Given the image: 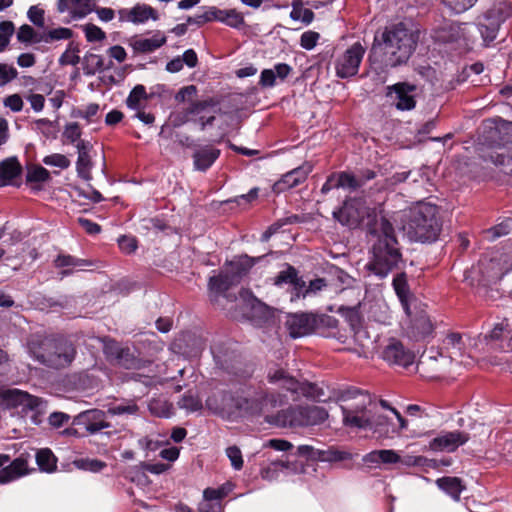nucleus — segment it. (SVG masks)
Here are the masks:
<instances>
[{
	"mask_svg": "<svg viewBox=\"0 0 512 512\" xmlns=\"http://www.w3.org/2000/svg\"><path fill=\"white\" fill-rule=\"evenodd\" d=\"M373 237L371 256L366 265L375 276L383 279L402 262V255L392 224L381 217L370 232Z\"/></svg>",
	"mask_w": 512,
	"mask_h": 512,
	"instance_id": "obj_1",
	"label": "nucleus"
},
{
	"mask_svg": "<svg viewBox=\"0 0 512 512\" xmlns=\"http://www.w3.org/2000/svg\"><path fill=\"white\" fill-rule=\"evenodd\" d=\"M417 41L416 31L404 23H397L387 26L380 36H375L372 50L382 56L381 62L386 68L396 67L408 61Z\"/></svg>",
	"mask_w": 512,
	"mask_h": 512,
	"instance_id": "obj_2",
	"label": "nucleus"
},
{
	"mask_svg": "<svg viewBox=\"0 0 512 512\" xmlns=\"http://www.w3.org/2000/svg\"><path fill=\"white\" fill-rule=\"evenodd\" d=\"M283 403V396L268 394L257 395L252 398L238 399L235 401V407L243 415L263 416L267 422L280 427L304 426V423L296 422L303 418L301 406L290 407L278 412L276 415L270 414L271 409Z\"/></svg>",
	"mask_w": 512,
	"mask_h": 512,
	"instance_id": "obj_3",
	"label": "nucleus"
},
{
	"mask_svg": "<svg viewBox=\"0 0 512 512\" xmlns=\"http://www.w3.org/2000/svg\"><path fill=\"white\" fill-rule=\"evenodd\" d=\"M26 348L32 359L54 369L69 366L76 356L74 345L59 337L33 334L29 337Z\"/></svg>",
	"mask_w": 512,
	"mask_h": 512,
	"instance_id": "obj_4",
	"label": "nucleus"
},
{
	"mask_svg": "<svg viewBox=\"0 0 512 512\" xmlns=\"http://www.w3.org/2000/svg\"><path fill=\"white\" fill-rule=\"evenodd\" d=\"M466 340L468 344L461 334L451 332L443 339L440 350L431 349L424 353L422 357L436 362V370L441 372H454V367L457 365L469 367L473 364L474 355H472V351H476L474 343L476 341L479 344V338L466 337ZM477 352L479 351L477 350Z\"/></svg>",
	"mask_w": 512,
	"mask_h": 512,
	"instance_id": "obj_5",
	"label": "nucleus"
},
{
	"mask_svg": "<svg viewBox=\"0 0 512 512\" xmlns=\"http://www.w3.org/2000/svg\"><path fill=\"white\" fill-rule=\"evenodd\" d=\"M438 208L428 202H419L405 214L406 223L402 229L410 241L432 243L438 239L441 224L437 217Z\"/></svg>",
	"mask_w": 512,
	"mask_h": 512,
	"instance_id": "obj_6",
	"label": "nucleus"
},
{
	"mask_svg": "<svg viewBox=\"0 0 512 512\" xmlns=\"http://www.w3.org/2000/svg\"><path fill=\"white\" fill-rule=\"evenodd\" d=\"M512 271V247L486 253L476 265L466 272L471 285L487 286L497 283Z\"/></svg>",
	"mask_w": 512,
	"mask_h": 512,
	"instance_id": "obj_7",
	"label": "nucleus"
},
{
	"mask_svg": "<svg viewBox=\"0 0 512 512\" xmlns=\"http://www.w3.org/2000/svg\"><path fill=\"white\" fill-rule=\"evenodd\" d=\"M340 400L343 425L349 429L369 431L373 415L370 395L357 389H350L342 393Z\"/></svg>",
	"mask_w": 512,
	"mask_h": 512,
	"instance_id": "obj_8",
	"label": "nucleus"
},
{
	"mask_svg": "<svg viewBox=\"0 0 512 512\" xmlns=\"http://www.w3.org/2000/svg\"><path fill=\"white\" fill-rule=\"evenodd\" d=\"M259 259L241 255L229 262L218 276L210 277L208 287L211 300L217 301L219 296H225L228 289L237 284Z\"/></svg>",
	"mask_w": 512,
	"mask_h": 512,
	"instance_id": "obj_9",
	"label": "nucleus"
},
{
	"mask_svg": "<svg viewBox=\"0 0 512 512\" xmlns=\"http://www.w3.org/2000/svg\"><path fill=\"white\" fill-rule=\"evenodd\" d=\"M220 111L213 99H206L197 103H191L185 109L176 110L169 116V122L173 127H180L190 120V117H198L201 129L213 124L215 115Z\"/></svg>",
	"mask_w": 512,
	"mask_h": 512,
	"instance_id": "obj_10",
	"label": "nucleus"
},
{
	"mask_svg": "<svg viewBox=\"0 0 512 512\" xmlns=\"http://www.w3.org/2000/svg\"><path fill=\"white\" fill-rule=\"evenodd\" d=\"M474 347L479 352L501 351L512 352V318H504L494 323L492 329L484 337H479V344Z\"/></svg>",
	"mask_w": 512,
	"mask_h": 512,
	"instance_id": "obj_11",
	"label": "nucleus"
},
{
	"mask_svg": "<svg viewBox=\"0 0 512 512\" xmlns=\"http://www.w3.org/2000/svg\"><path fill=\"white\" fill-rule=\"evenodd\" d=\"M2 398L8 408H21V412H35L40 414L45 412L47 402L42 398L30 395L19 389H8L3 391Z\"/></svg>",
	"mask_w": 512,
	"mask_h": 512,
	"instance_id": "obj_12",
	"label": "nucleus"
},
{
	"mask_svg": "<svg viewBox=\"0 0 512 512\" xmlns=\"http://www.w3.org/2000/svg\"><path fill=\"white\" fill-rule=\"evenodd\" d=\"M218 21L231 28H240L245 24L244 16L236 9H219L215 6L208 7L205 12L195 17H189L188 23L202 25L206 22Z\"/></svg>",
	"mask_w": 512,
	"mask_h": 512,
	"instance_id": "obj_13",
	"label": "nucleus"
},
{
	"mask_svg": "<svg viewBox=\"0 0 512 512\" xmlns=\"http://www.w3.org/2000/svg\"><path fill=\"white\" fill-rule=\"evenodd\" d=\"M29 455L21 454L14 460L6 454H0V484H8L31 473Z\"/></svg>",
	"mask_w": 512,
	"mask_h": 512,
	"instance_id": "obj_14",
	"label": "nucleus"
},
{
	"mask_svg": "<svg viewBox=\"0 0 512 512\" xmlns=\"http://www.w3.org/2000/svg\"><path fill=\"white\" fill-rule=\"evenodd\" d=\"M364 53L365 49L363 46L360 43H354L336 59V75L342 79L356 75Z\"/></svg>",
	"mask_w": 512,
	"mask_h": 512,
	"instance_id": "obj_15",
	"label": "nucleus"
},
{
	"mask_svg": "<svg viewBox=\"0 0 512 512\" xmlns=\"http://www.w3.org/2000/svg\"><path fill=\"white\" fill-rule=\"evenodd\" d=\"M485 140L493 146H505L512 143V122L501 118L484 122Z\"/></svg>",
	"mask_w": 512,
	"mask_h": 512,
	"instance_id": "obj_16",
	"label": "nucleus"
},
{
	"mask_svg": "<svg viewBox=\"0 0 512 512\" xmlns=\"http://www.w3.org/2000/svg\"><path fill=\"white\" fill-rule=\"evenodd\" d=\"M416 87L408 83H396L387 87V97L392 104L400 111H409L415 108Z\"/></svg>",
	"mask_w": 512,
	"mask_h": 512,
	"instance_id": "obj_17",
	"label": "nucleus"
},
{
	"mask_svg": "<svg viewBox=\"0 0 512 512\" xmlns=\"http://www.w3.org/2000/svg\"><path fill=\"white\" fill-rule=\"evenodd\" d=\"M368 210L362 198L348 199L339 210L333 212V216L342 224L353 225L368 215Z\"/></svg>",
	"mask_w": 512,
	"mask_h": 512,
	"instance_id": "obj_18",
	"label": "nucleus"
},
{
	"mask_svg": "<svg viewBox=\"0 0 512 512\" xmlns=\"http://www.w3.org/2000/svg\"><path fill=\"white\" fill-rule=\"evenodd\" d=\"M119 23H131L134 25L145 24L149 20H158L157 11L148 4L138 3L131 8H121L117 11Z\"/></svg>",
	"mask_w": 512,
	"mask_h": 512,
	"instance_id": "obj_19",
	"label": "nucleus"
},
{
	"mask_svg": "<svg viewBox=\"0 0 512 512\" xmlns=\"http://www.w3.org/2000/svg\"><path fill=\"white\" fill-rule=\"evenodd\" d=\"M381 358L390 365L407 368L414 363L415 354L406 349L400 341L391 339L383 348Z\"/></svg>",
	"mask_w": 512,
	"mask_h": 512,
	"instance_id": "obj_20",
	"label": "nucleus"
},
{
	"mask_svg": "<svg viewBox=\"0 0 512 512\" xmlns=\"http://www.w3.org/2000/svg\"><path fill=\"white\" fill-rule=\"evenodd\" d=\"M106 414L105 411L99 409L86 410L74 417L73 424L82 426L89 434H96L110 427Z\"/></svg>",
	"mask_w": 512,
	"mask_h": 512,
	"instance_id": "obj_21",
	"label": "nucleus"
},
{
	"mask_svg": "<svg viewBox=\"0 0 512 512\" xmlns=\"http://www.w3.org/2000/svg\"><path fill=\"white\" fill-rule=\"evenodd\" d=\"M469 440L467 433L462 431H451L439 434L429 443V448L435 452H454L458 447Z\"/></svg>",
	"mask_w": 512,
	"mask_h": 512,
	"instance_id": "obj_22",
	"label": "nucleus"
},
{
	"mask_svg": "<svg viewBox=\"0 0 512 512\" xmlns=\"http://www.w3.org/2000/svg\"><path fill=\"white\" fill-rule=\"evenodd\" d=\"M316 318L310 314H292L287 317L286 327L292 338H300L313 332Z\"/></svg>",
	"mask_w": 512,
	"mask_h": 512,
	"instance_id": "obj_23",
	"label": "nucleus"
},
{
	"mask_svg": "<svg viewBox=\"0 0 512 512\" xmlns=\"http://www.w3.org/2000/svg\"><path fill=\"white\" fill-rule=\"evenodd\" d=\"M240 296L249 309L247 317L256 325H261L270 319L272 312L266 304L258 300L248 291H242Z\"/></svg>",
	"mask_w": 512,
	"mask_h": 512,
	"instance_id": "obj_24",
	"label": "nucleus"
},
{
	"mask_svg": "<svg viewBox=\"0 0 512 512\" xmlns=\"http://www.w3.org/2000/svg\"><path fill=\"white\" fill-rule=\"evenodd\" d=\"M500 23V15L494 10L488 11L481 18H479L478 30L486 46L495 40L500 27Z\"/></svg>",
	"mask_w": 512,
	"mask_h": 512,
	"instance_id": "obj_25",
	"label": "nucleus"
},
{
	"mask_svg": "<svg viewBox=\"0 0 512 512\" xmlns=\"http://www.w3.org/2000/svg\"><path fill=\"white\" fill-rule=\"evenodd\" d=\"M311 171V166L305 165L301 167H297L282 176L280 180L274 183L273 191L275 193H282L285 190L291 189L300 183L304 182L307 178L309 172Z\"/></svg>",
	"mask_w": 512,
	"mask_h": 512,
	"instance_id": "obj_26",
	"label": "nucleus"
},
{
	"mask_svg": "<svg viewBox=\"0 0 512 512\" xmlns=\"http://www.w3.org/2000/svg\"><path fill=\"white\" fill-rule=\"evenodd\" d=\"M400 424L396 427L389 421L386 416L376 415L373 413L369 431L376 434L378 438H392L395 434H399L401 430Z\"/></svg>",
	"mask_w": 512,
	"mask_h": 512,
	"instance_id": "obj_27",
	"label": "nucleus"
},
{
	"mask_svg": "<svg viewBox=\"0 0 512 512\" xmlns=\"http://www.w3.org/2000/svg\"><path fill=\"white\" fill-rule=\"evenodd\" d=\"M363 462L369 467H378L381 464H398L400 455L393 449L374 450L363 457Z\"/></svg>",
	"mask_w": 512,
	"mask_h": 512,
	"instance_id": "obj_28",
	"label": "nucleus"
},
{
	"mask_svg": "<svg viewBox=\"0 0 512 512\" xmlns=\"http://www.w3.org/2000/svg\"><path fill=\"white\" fill-rule=\"evenodd\" d=\"M288 284L292 287V292L296 298H299V291H303L305 281L298 277L297 270L292 266H287L285 270L280 271L274 278V285L282 286Z\"/></svg>",
	"mask_w": 512,
	"mask_h": 512,
	"instance_id": "obj_29",
	"label": "nucleus"
},
{
	"mask_svg": "<svg viewBox=\"0 0 512 512\" xmlns=\"http://www.w3.org/2000/svg\"><path fill=\"white\" fill-rule=\"evenodd\" d=\"M226 496L223 488L212 489L207 488L203 492V499L199 503V512H221L222 504L221 499Z\"/></svg>",
	"mask_w": 512,
	"mask_h": 512,
	"instance_id": "obj_30",
	"label": "nucleus"
},
{
	"mask_svg": "<svg viewBox=\"0 0 512 512\" xmlns=\"http://www.w3.org/2000/svg\"><path fill=\"white\" fill-rule=\"evenodd\" d=\"M166 43V36L160 32H155L149 38H136L131 41V47L137 53H152Z\"/></svg>",
	"mask_w": 512,
	"mask_h": 512,
	"instance_id": "obj_31",
	"label": "nucleus"
},
{
	"mask_svg": "<svg viewBox=\"0 0 512 512\" xmlns=\"http://www.w3.org/2000/svg\"><path fill=\"white\" fill-rule=\"evenodd\" d=\"M232 402L234 399L229 393L218 392L207 398L206 406L212 413L223 415L231 411Z\"/></svg>",
	"mask_w": 512,
	"mask_h": 512,
	"instance_id": "obj_32",
	"label": "nucleus"
},
{
	"mask_svg": "<svg viewBox=\"0 0 512 512\" xmlns=\"http://www.w3.org/2000/svg\"><path fill=\"white\" fill-rule=\"evenodd\" d=\"M392 285L396 292V295L399 298V301L402 305L404 312L406 313L407 316L411 317V310H410L411 294L409 291L406 274L405 273L397 274L393 279Z\"/></svg>",
	"mask_w": 512,
	"mask_h": 512,
	"instance_id": "obj_33",
	"label": "nucleus"
},
{
	"mask_svg": "<svg viewBox=\"0 0 512 512\" xmlns=\"http://www.w3.org/2000/svg\"><path fill=\"white\" fill-rule=\"evenodd\" d=\"M21 165L14 157L0 162V187L11 185L13 180L20 176Z\"/></svg>",
	"mask_w": 512,
	"mask_h": 512,
	"instance_id": "obj_34",
	"label": "nucleus"
},
{
	"mask_svg": "<svg viewBox=\"0 0 512 512\" xmlns=\"http://www.w3.org/2000/svg\"><path fill=\"white\" fill-rule=\"evenodd\" d=\"M268 380L270 383L279 384L282 388L292 393H299L301 384L295 378L290 377L282 369L270 371L268 373Z\"/></svg>",
	"mask_w": 512,
	"mask_h": 512,
	"instance_id": "obj_35",
	"label": "nucleus"
},
{
	"mask_svg": "<svg viewBox=\"0 0 512 512\" xmlns=\"http://www.w3.org/2000/svg\"><path fill=\"white\" fill-rule=\"evenodd\" d=\"M303 418L296 421L297 423H304V426L318 425L324 422L328 417V412L317 405L301 406Z\"/></svg>",
	"mask_w": 512,
	"mask_h": 512,
	"instance_id": "obj_36",
	"label": "nucleus"
},
{
	"mask_svg": "<svg viewBox=\"0 0 512 512\" xmlns=\"http://www.w3.org/2000/svg\"><path fill=\"white\" fill-rule=\"evenodd\" d=\"M54 264L57 268H64L61 272L62 277L72 273L75 270H84L85 267L90 264L83 259L75 258L71 255L60 254L54 260Z\"/></svg>",
	"mask_w": 512,
	"mask_h": 512,
	"instance_id": "obj_37",
	"label": "nucleus"
},
{
	"mask_svg": "<svg viewBox=\"0 0 512 512\" xmlns=\"http://www.w3.org/2000/svg\"><path fill=\"white\" fill-rule=\"evenodd\" d=\"M220 151L212 147L202 148L194 153V166L197 170L206 171L219 157Z\"/></svg>",
	"mask_w": 512,
	"mask_h": 512,
	"instance_id": "obj_38",
	"label": "nucleus"
},
{
	"mask_svg": "<svg viewBox=\"0 0 512 512\" xmlns=\"http://www.w3.org/2000/svg\"><path fill=\"white\" fill-rule=\"evenodd\" d=\"M31 128L46 140H55L58 136V122L47 118L35 119L31 122Z\"/></svg>",
	"mask_w": 512,
	"mask_h": 512,
	"instance_id": "obj_39",
	"label": "nucleus"
},
{
	"mask_svg": "<svg viewBox=\"0 0 512 512\" xmlns=\"http://www.w3.org/2000/svg\"><path fill=\"white\" fill-rule=\"evenodd\" d=\"M78 149V158L76 162V170L78 176L82 179L89 181L91 179V161L89 154L86 150V144L84 141H79L76 145Z\"/></svg>",
	"mask_w": 512,
	"mask_h": 512,
	"instance_id": "obj_40",
	"label": "nucleus"
},
{
	"mask_svg": "<svg viewBox=\"0 0 512 512\" xmlns=\"http://www.w3.org/2000/svg\"><path fill=\"white\" fill-rule=\"evenodd\" d=\"M436 484L455 501L460 499V495L464 490L462 481L457 477H442L436 480Z\"/></svg>",
	"mask_w": 512,
	"mask_h": 512,
	"instance_id": "obj_41",
	"label": "nucleus"
},
{
	"mask_svg": "<svg viewBox=\"0 0 512 512\" xmlns=\"http://www.w3.org/2000/svg\"><path fill=\"white\" fill-rule=\"evenodd\" d=\"M412 330L415 337L424 339L432 334L434 326L428 315L421 312L415 319H412Z\"/></svg>",
	"mask_w": 512,
	"mask_h": 512,
	"instance_id": "obj_42",
	"label": "nucleus"
},
{
	"mask_svg": "<svg viewBox=\"0 0 512 512\" xmlns=\"http://www.w3.org/2000/svg\"><path fill=\"white\" fill-rule=\"evenodd\" d=\"M36 463L42 472L52 473L57 468V458L48 448H43L36 453Z\"/></svg>",
	"mask_w": 512,
	"mask_h": 512,
	"instance_id": "obj_43",
	"label": "nucleus"
},
{
	"mask_svg": "<svg viewBox=\"0 0 512 512\" xmlns=\"http://www.w3.org/2000/svg\"><path fill=\"white\" fill-rule=\"evenodd\" d=\"M147 99L148 95L145 87L143 85H137L129 93L126 99V105L132 110H141L144 108Z\"/></svg>",
	"mask_w": 512,
	"mask_h": 512,
	"instance_id": "obj_44",
	"label": "nucleus"
},
{
	"mask_svg": "<svg viewBox=\"0 0 512 512\" xmlns=\"http://www.w3.org/2000/svg\"><path fill=\"white\" fill-rule=\"evenodd\" d=\"M69 12L74 19H82L90 14L95 6L94 0H69Z\"/></svg>",
	"mask_w": 512,
	"mask_h": 512,
	"instance_id": "obj_45",
	"label": "nucleus"
},
{
	"mask_svg": "<svg viewBox=\"0 0 512 512\" xmlns=\"http://www.w3.org/2000/svg\"><path fill=\"white\" fill-rule=\"evenodd\" d=\"M17 40L24 44H38L44 42V33L37 32L30 25L24 24L17 31Z\"/></svg>",
	"mask_w": 512,
	"mask_h": 512,
	"instance_id": "obj_46",
	"label": "nucleus"
},
{
	"mask_svg": "<svg viewBox=\"0 0 512 512\" xmlns=\"http://www.w3.org/2000/svg\"><path fill=\"white\" fill-rule=\"evenodd\" d=\"M138 409L139 408L134 401L125 400L120 403L109 405L106 413L112 416L134 415L138 412Z\"/></svg>",
	"mask_w": 512,
	"mask_h": 512,
	"instance_id": "obj_47",
	"label": "nucleus"
},
{
	"mask_svg": "<svg viewBox=\"0 0 512 512\" xmlns=\"http://www.w3.org/2000/svg\"><path fill=\"white\" fill-rule=\"evenodd\" d=\"M290 18L295 21H301L310 24L314 19V13L311 9L303 8L301 0H293Z\"/></svg>",
	"mask_w": 512,
	"mask_h": 512,
	"instance_id": "obj_48",
	"label": "nucleus"
},
{
	"mask_svg": "<svg viewBox=\"0 0 512 512\" xmlns=\"http://www.w3.org/2000/svg\"><path fill=\"white\" fill-rule=\"evenodd\" d=\"M104 67L105 63L101 55L90 53L85 56L83 70L86 75H94Z\"/></svg>",
	"mask_w": 512,
	"mask_h": 512,
	"instance_id": "obj_49",
	"label": "nucleus"
},
{
	"mask_svg": "<svg viewBox=\"0 0 512 512\" xmlns=\"http://www.w3.org/2000/svg\"><path fill=\"white\" fill-rule=\"evenodd\" d=\"M148 407L150 412L157 417L169 418L172 415V405L165 399H152Z\"/></svg>",
	"mask_w": 512,
	"mask_h": 512,
	"instance_id": "obj_50",
	"label": "nucleus"
},
{
	"mask_svg": "<svg viewBox=\"0 0 512 512\" xmlns=\"http://www.w3.org/2000/svg\"><path fill=\"white\" fill-rule=\"evenodd\" d=\"M50 180V172L39 165L28 168L26 181L29 183H45Z\"/></svg>",
	"mask_w": 512,
	"mask_h": 512,
	"instance_id": "obj_51",
	"label": "nucleus"
},
{
	"mask_svg": "<svg viewBox=\"0 0 512 512\" xmlns=\"http://www.w3.org/2000/svg\"><path fill=\"white\" fill-rule=\"evenodd\" d=\"M15 32V26L11 21L0 22V53L5 51Z\"/></svg>",
	"mask_w": 512,
	"mask_h": 512,
	"instance_id": "obj_52",
	"label": "nucleus"
},
{
	"mask_svg": "<svg viewBox=\"0 0 512 512\" xmlns=\"http://www.w3.org/2000/svg\"><path fill=\"white\" fill-rule=\"evenodd\" d=\"M285 469H288V463L283 461L272 462L261 470V476L263 479L269 481L276 480L279 477V472H282Z\"/></svg>",
	"mask_w": 512,
	"mask_h": 512,
	"instance_id": "obj_53",
	"label": "nucleus"
},
{
	"mask_svg": "<svg viewBox=\"0 0 512 512\" xmlns=\"http://www.w3.org/2000/svg\"><path fill=\"white\" fill-rule=\"evenodd\" d=\"M335 175L337 188L355 190L362 185V182H360L358 179L355 178V176H353L350 173L341 172Z\"/></svg>",
	"mask_w": 512,
	"mask_h": 512,
	"instance_id": "obj_54",
	"label": "nucleus"
},
{
	"mask_svg": "<svg viewBox=\"0 0 512 512\" xmlns=\"http://www.w3.org/2000/svg\"><path fill=\"white\" fill-rule=\"evenodd\" d=\"M73 32L70 28L59 27L44 33V43H51L58 40H68L72 38Z\"/></svg>",
	"mask_w": 512,
	"mask_h": 512,
	"instance_id": "obj_55",
	"label": "nucleus"
},
{
	"mask_svg": "<svg viewBox=\"0 0 512 512\" xmlns=\"http://www.w3.org/2000/svg\"><path fill=\"white\" fill-rule=\"evenodd\" d=\"M197 95V88L195 85H188L182 87L175 95V101L177 103H187L189 106L191 103H197L195 101Z\"/></svg>",
	"mask_w": 512,
	"mask_h": 512,
	"instance_id": "obj_56",
	"label": "nucleus"
},
{
	"mask_svg": "<svg viewBox=\"0 0 512 512\" xmlns=\"http://www.w3.org/2000/svg\"><path fill=\"white\" fill-rule=\"evenodd\" d=\"M178 405L180 408L185 409L189 412H195L202 408L201 400L197 395L189 392L179 400Z\"/></svg>",
	"mask_w": 512,
	"mask_h": 512,
	"instance_id": "obj_57",
	"label": "nucleus"
},
{
	"mask_svg": "<svg viewBox=\"0 0 512 512\" xmlns=\"http://www.w3.org/2000/svg\"><path fill=\"white\" fill-rule=\"evenodd\" d=\"M78 53V47L73 43H69L65 52L60 56L59 63L61 65H77L80 62V57Z\"/></svg>",
	"mask_w": 512,
	"mask_h": 512,
	"instance_id": "obj_58",
	"label": "nucleus"
},
{
	"mask_svg": "<svg viewBox=\"0 0 512 512\" xmlns=\"http://www.w3.org/2000/svg\"><path fill=\"white\" fill-rule=\"evenodd\" d=\"M401 465L405 467H434L433 461L427 459L424 456H414V455H405L403 457L400 456Z\"/></svg>",
	"mask_w": 512,
	"mask_h": 512,
	"instance_id": "obj_59",
	"label": "nucleus"
},
{
	"mask_svg": "<svg viewBox=\"0 0 512 512\" xmlns=\"http://www.w3.org/2000/svg\"><path fill=\"white\" fill-rule=\"evenodd\" d=\"M18 76L17 69L7 63H0V87H4Z\"/></svg>",
	"mask_w": 512,
	"mask_h": 512,
	"instance_id": "obj_60",
	"label": "nucleus"
},
{
	"mask_svg": "<svg viewBox=\"0 0 512 512\" xmlns=\"http://www.w3.org/2000/svg\"><path fill=\"white\" fill-rule=\"evenodd\" d=\"M83 32L88 42H101L106 38V33L95 24L84 25Z\"/></svg>",
	"mask_w": 512,
	"mask_h": 512,
	"instance_id": "obj_61",
	"label": "nucleus"
},
{
	"mask_svg": "<svg viewBox=\"0 0 512 512\" xmlns=\"http://www.w3.org/2000/svg\"><path fill=\"white\" fill-rule=\"evenodd\" d=\"M42 162L47 166H53L60 169H67L70 166V160L60 153L47 155L43 158Z\"/></svg>",
	"mask_w": 512,
	"mask_h": 512,
	"instance_id": "obj_62",
	"label": "nucleus"
},
{
	"mask_svg": "<svg viewBox=\"0 0 512 512\" xmlns=\"http://www.w3.org/2000/svg\"><path fill=\"white\" fill-rule=\"evenodd\" d=\"M512 228V222L506 221L500 223L486 231V237L489 240H495L501 236L507 235Z\"/></svg>",
	"mask_w": 512,
	"mask_h": 512,
	"instance_id": "obj_63",
	"label": "nucleus"
},
{
	"mask_svg": "<svg viewBox=\"0 0 512 512\" xmlns=\"http://www.w3.org/2000/svg\"><path fill=\"white\" fill-rule=\"evenodd\" d=\"M81 134V128L76 122L68 123L64 127L63 137L70 143L77 144L79 141H81Z\"/></svg>",
	"mask_w": 512,
	"mask_h": 512,
	"instance_id": "obj_64",
	"label": "nucleus"
}]
</instances>
